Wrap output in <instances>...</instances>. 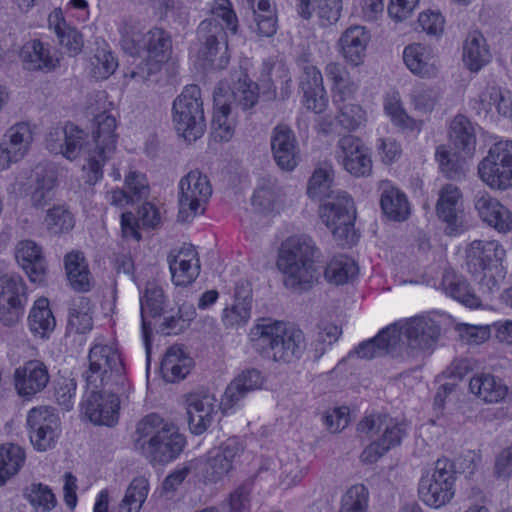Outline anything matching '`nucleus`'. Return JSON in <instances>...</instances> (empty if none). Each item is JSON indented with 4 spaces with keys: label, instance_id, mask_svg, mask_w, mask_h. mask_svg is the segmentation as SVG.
<instances>
[{
    "label": "nucleus",
    "instance_id": "nucleus-1",
    "mask_svg": "<svg viewBox=\"0 0 512 512\" xmlns=\"http://www.w3.org/2000/svg\"><path fill=\"white\" fill-rule=\"evenodd\" d=\"M333 186V168L318 167L308 181L307 195L314 201L323 202L319 207V216L334 238L350 244L354 239L356 219L354 203L346 192L335 191Z\"/></svg>",
    "mask_w": 512,
    "mask_h": 512
},
{
    "label": "nucleus",
    "instance_id": "nucleus-2",
    "mask_svg": "<svg viewBox=\"0 0 512 512\" xmlns=\"http://www.w3.org/2000/svg\"><path fill=\"white\" fill-rule=\"evenodd\" d=\"M238 19L229 0H218L211 16L197 28V59L204 68L223 69L229 62L227 33L237 32Z\"/></svg>",
    "mask_w": 512,
    "mask_h": 512
},
{
    "label": "nucleus",
    "instance_id": "nucleus-3",
    "mask_svg": "<svg viewBox=\"0 0 512 512\" xmlns=\"http://www.w3.org/2000/svg\"><path fill=\"white\" fill-rule=\"evenodd\" d=\"M249 341L253 350L264 359L283 363L299 359L306 346L301 330L271 319H262L255 324L250 330Z\"/></svg>",
    "mask_w": 512,
    "mask_h": 512
},
{
    "label": "nucleus",
    "instance_id": "nucleus-4",
    "mask_svg": "<svg viewBox=\"0 0 512 512\" xmlns=\"http://www.w3.org/2000/svg\"><path fill=\"white\" fill-rule=\"evenodd\" d=\"M317 254L314 242L307 237H290L282 243L277 266L287 289L301 293L313 286L320 275L315 264Z\"/></svg>",
    "mask_w": 512,
    "mask_h": 512
},
{
    "label": "nucleus",
    "instance_id": "nucleus-5",
    "mask_svg": "<svg viewBox=\"0 0 512 512\" xmlns=\"http://www.w3.org/2000/svg\"><path fill=\"white\" fill-rule=\"evenodd\" d=\"M137 433L140 435L138 443L142 455L153 466L165 465L175 460L186 445V439L178 432L177 427L154 413L145 416L138 423Z\"/></svg>",
    "mask_w": 512,
    "mask_h": 512
},
{
    "label": "nucleus",
    "instance_id": "nucleus-6",
    "mask_svg": "<svg viewBox=\"0 0 512 512\" xmlns=\"http://www.w3.org/2000/svg\"><path fill=\"white\" fill-rule=\"evenodd\" d=\"M395 335L398 356L413 357L431 351L440 335V325L429 315H417L389 325Z\"/></svg>",
    "mask_w": 512,
    "mask_h": 512
},
{
    "label": "nucleus",
    "instance_id": "nucleus-7",
    "mask_svg": "<svg viewBox=\"0 0 512 512\" xmlns=\"http://www.w3.org/2000/svg\"><path fill=\"white\" fill-rule=\"evenodd\" d=\"M93 121L91 139H86V133L83 137V144H91L90 151L84 152L87 164L83 166L89 185H95L103 177L102 167L114 153L118 138L115 117L103 112L95 115Z\"/></svg>",
    "mask_w": 512,
    "mask_h": 512
},
{
    "label": "nucleus",
    "instance_id": "nucleus-8",
    "mask_svg": "<svg viewBox=\"0 0 512 512\" xmlns=\"http://www.w3.org/2000/svg\"><path fill=\"white\" fill-rule=\"evenodd\" d=\"M88 362V369L83 373L87 388H125L124 364L117 349L96 344L89 351Z\"/></svg>",
    "mask_w": 512,
    "mask_h": 512
},
{
    "label": "nucleus",
    "instance_id": "nucleus-9",
    "mask_svg": "<svg viewBox=\"0 0 512 512\" xmlns=\"http://www.w3.org/2000/svg\"><path fill=\"white\" fill-rule=\"evenodd\" d=\"M172 122L177 134L188 142H194L204 134L206 122L199 86L187 85L175 98Z\"/></svg>",
    "mask_w": 512,
    "mask_h": 512
},
{
    "label": "nucleus",
    "instance_id": "nucleus-10",
    "mask_svg": "<svg viewBox=\"0 0 512 512\" xmlns=\"http://www.w3.org/2000/svg\"><path fill=\"white\" fill-rule=\"evenodd\" d=\"M358 431L370 437L378 435L361 453L365 463L378 461L390 449L400 445L405 435L403 425L386 414H371L358 424Z\"/></svg>",
    "mask_w": 512,
    "mask_h": 512
},
{
    "label": "nucleus",
    "instance_id": "nucleus-11",
    "mask_svg": "<svg viewBox=\"0 0 512 512\" xmlns=\"http://www.w3.org/2000/svg\"><path fill=\"white\" fill-rule=\"evenodd\" d=\"M178 222H190L205 211L212 195V186L207 175L195 169L183 176L179 182Z\"/></svg>",
    "mask_w": 512,
    "mask_h": 512
},
{
    "label": "nucleus",
    "instance_id": "nucleus-12",
    "mask_svg": "<svg viewBox=\"0 0 512 512\" xmlns=\"http://www.w3.org/2000/svg\"><path fill=\"white\" fill-rule=\"evenodd\" d=\"M475 147L472 123L463 115L456 116L450 125V179L466 177Z\"/></svg>",
    "mask_w": 512,
    "mask_h": 512
},
{
    "label": "nucleus",
    "instance_id": "nucleus-13",
    "mask_svg": "<svg viewBox=\"0 0 512 512\" xmlns=\"http://www.w3.org/2000/svg\"><path fill=\"white\" fill-rule=\"evenodd\" d=\"M478 174L491 188H512V141H499L479 163Z\"/></svg>",
    "mask_w": 512,
    "mask_h": 512
},
{
    "label": "nucleus",
    "instance_id": "nucleus-14",
    "mask_svg": "<svg viewBox=\"0 0 512 512\" xmlns=\"http://www.w3.org/2000/svg\"><path fill=\"white\" fill-rule=\"evenodd\" d=\"M28 302L27 286L16 273L0 276V322L6 327L17 325Z\"/></svg>",
    "mask_w": 512,
    "mask_h": 512
},
{
    "label": "nucleus",
    "instance_id": "nucleus-15",
    "mask_svg": "<svg viewBox=\"0 0 512 512\" xmlns=\"http://www.w3.org/2000/svg\"><path fill=\"white\" fill-rule=\"evenodd\" d=\"M30 442L38 451H47L55 446L59 436L60 419L55 409L49 406L32 408L27 415Z\"/></svg>",
    "mask_w": 512,
    "mask_h": 512
},
{
    "label": "nucleus",
    "instance_id": "nucleus-16",
    "mask_svg": "<svg viewBox=\"0 0 512 512\" xmlns=\"http://www.w3.org/2000/svg\"><path fill=\"white\" fill-rule=\"evenodd\" d=\"M81 406L85 416L96 425L113 426L118 421V394L124 389L90 388Z\"/></svg>",
    "mask_w": 512,
    "mask_h": 512
},
{
    "label": "nucleus",
    "instance_id": "nucleus-17",
    "mask_svg": "<svg viewBox=\"0 0 512 512\" xmlns=\"http://www.w3.org/2000/svg\"><path fill=\"white\" fill-rule=\"evenodd\" d=\"M336 158L355 177H367L372 172V159L363 141L354 135L342 136L336 145Z\"/></svg>",
    "mask_w": 512,
    "mask_h": 512
},
{
    "label": "nucleus",
    "instance_id": "nucleus-18",
    "mask_svg": "<svg viewBox=\"0 0 512 512\" xmlns=\"http://www.w3.org/2000/svg\"><path fill=\"white\" fill-rule=\"evenodd\" d=\"M58 184L57 169L50 163H39L27 179L26 193L34 208H43L53 201Z\"/></svg>",
    "mask_w": 512,
    "mask_h": 512
},
{
    "label": "nucleus",
    "instance_id": "nucleus-19",
    "mask_svg": "<svg viewBox=\"0 0 512 512\" xmlns=\"http://www.w3.org/2000/svg\"><path fill=\"white\" fill-rule=\"evenodd\" d=\"M85 132L72 123L64 128H52L46 136V147L54 154H62L69 160L79 156L84 158V152H89L91 144H83Z\"/></svg>",
    "mask_w": 512,
    "mask_h": 512
},
{
    "label": "nucleus",
    "instance_id": "nucleus-20",
    "mask_svg": "<svg viewBox=\"0 0 512 512\" xmlns=\"http://www.w3.org/2000/svg\"><path fill=\"white\" fill-rule=\"evenodd\" d=\"M506 250L496 240H474L465 249V264L473 275L502 265Z\"/></svg>",
    "mask_w": 512,
    "mask_h": 512
},
{
    "label": "nucleus",
    "instance_id": "nucleus-21",
    "mask_svg": "<svg viewBox=\"0 0 512 512\" xmlns=\"http://www.w3.org/2000/svg\"><path fill=\"white\" fill-rule=\"evenodd\" d=\"M185 405L188 426L195 435L203 434L210 427L220 408L214 395L203 392L187 395Z\"/></svg>",
    "mask_w": 512,
    "mask_h": 512
},
{
    "label": "nucleus",
    "instance_id": "nucleus-22",
    "mask_svg": "<svg viewBox=\"0 0 512 512\" xmlns=\"http://www.w3.org/2000/svg\"><path fill=\"white\" fill-rule=\"evenodd\" d=\"M13 377L18 395L27 400L41 393L50 381L47 365L37 359L26 361L16 368Z\"/></svg>",
    "mask_w": 512,
    "mask_h": 512
},
{
    "label": "nucleus",
    "instance_id": "nucleus-23",
    "mask_svg": "<svg viewBox=\"0 0 512 512\" xmlns=\"http://www.w3.org/2000/svg\"><path fill=\"white\" fill-rule=\"evenodd\" d=\"M271 150L278 167L293 171L299 163L300 151L294 132L285 124L277 125L271 134Z\"/></svg>",
    "mask_w": 512,
    "mask_h": 512
},
{
    "label": "nucleus",
    "instance_id": "nucleus-24",
    "mask_svg": "<svg viewBox=\"0 0 512 512\" xmlns=\"http://www.w3.org/2000/svg\"><path fill=\"white\" fill-rule=\"evenodd\" d=\"M448 459L439 458L431 477L423 476L418 493L421 500L430 507L438 509L448 501Z\"/></svg>",
    "mask_w": 512,
    "mask_h": 512
},
{
    "label": "nucleus",
    "instance_id": "nucleus-25",
    "mask_svg": "<svg viewBox=\"0 0 512 512\" xmlns=\"http://www.w3.org/2000/svg\"><path fill=\"white\" fill-rule=\"evenodd\" d=\"M243 452V447L237 439H228L220 447L208 453L204 471L207 481L216 483L226 476L233 467L234 460Z\"/></svg>",
    "mask_w": 512,
    "mask_h": 512
},
{
    "label": "nucleus",
    "instance_id": "nucleus-26",
    "mask_svg": "<svg viewBox=\"0 0 512 512\" xmlns=\"http://www.w3.org/2000/svg\"><path fill=\"white\" fill-rule=\"evenodd\" d=\"M5 136L8 141L0 144V170L22 159L33 141L31 127L24 122L12 126Z\"/></svg>",
    "mask_w": 512,
    "mask_h": 512
},
{
    "label": "nucleus",
    "instance_id": "nucleus-27",
    "mask_svg": "<svg viewBox=\"0 0 512 512\" xmlns=\"http://www.w3.org/2000/svg\"><path fill=\"white\" fill-rule=\"evenodd\" d=\"M168 264L172 280L177 286L191 284L200 272L198 253L192 245L184 246L177 252L171 251Z\"/></svg>",
    "mask_w": 512,
    "mask_h": 512
},
{
    "label": "nucleus",
    "instance_id": "nucleus-28",
    "mask_svg": "<svg viewBox=\"0 0 512 512\" xmlns=\"http://www.w3.org/2000/svg\"><path fill=\"white\" fill-rule=\"evenodd\" d=\"M19 57L27 71L49 73L59 66V58L48 44L39 39L25 43Z\"/></svg>",
    "mask_w": 512,
    "mask_h": 512
},
{
    "label": "nucleus",
    "instance_id": "nucleus-29",
    "mask_svg": "<svg viewBox=\"0 0 512 512\" xmlns=\"http://www.w3.org/2000/svg\"><path fill=\"white\" fill-rule=\"evenodd\" d=\"M403 61L414 75L421 78H434L440 69L439 59L432 50L421 44L413 43L403 50Z\"/></svg>",
    "mask_w": 512,
    "mask_h": 512
},
{
    "label": "nucleus",
    "instance_id": "nucleus-30",
    "mask_svg": "<svg viewBox=\"0 0 512 512\" xmlns=\"http://www.w3.org/2000/svg\"><path fill=\"white\" fill-rule=\"evenodd\" d=\"M16 260L31 282L43 283L46 275V261L42 249L31 240H23L16 248Z\"/></svg>",
    "mask_w": 512,
    "mask_h": 512
},
{
    "label": "nucleus",
    "instance_id": "nucleus-31",
    "mask_svg": "<svg viewBox=\"0 0 512 512\" xmlns=\"http://www.w3.org/2000/svg\"><path fill=\"white\" fill-rule=\"evenodd\" d=\"M480 218L498 232L512 230V213L496 198L488 194L481 195L475 202Z\"/></svg>",
    "mask_w": 512,
    "mask_h": 512
},
{
    "label": "nucleus",
    "instance_id": "nucleus-32",
    "mask_svg": "<svg viewBox=\"0 0 512 512\" xmlns=\"http://www.w3.org/2000/svg\"><path fill=\"white\" fill-rule=\"evenodd\" d=\"M491 59L492 54L484 35L478 30L470 31L463 42L462 60L465 67L477 73L488 65Z\"/></svg>",
    "mask_w": 512,
    "mask_h": 512
},
{
    "label": "nucleus",
    "instance_id": "nucleus-33",
    "mask_svg": "<svg viewBox=\"0 0 512 512\" xmlns=\"http://www.w3.org/2000/svg\"><path fill=\"white\" fill-rule=\"evenodd\" d=\"M370 36L363 26L347 28L338 41L340 53L347 63L359 66L365 57Z\"/></svg>",
    "mask_w": 512,
    "mask_h": 512
},
{
    "label": "nucleus",
    "instance_id": "nucleus-34",
    "mask_svg": "<svg viewBox=\"0 0 512 512\" xmlns=\"http://www.w3.org/2000/svg\"><path fill=\"white\" fill-rule=\"evenodd\" d=\"M29 331L34 337L49 339L56 327V319L50 308V302L45 297L34 301L27 317Z\"/></svg>",
    "mask_w": 512,
    "mask_h": 512
},
{
    "label": "nucleus",
    "instance_id": "nucleus-35",
    "mask_svg": "<svg viewBox=\"0 0 512 512\" xmlns=\"http://www.w3.org/2000/svg\"><path fill=\"white\" fill-rule=\"evenodd\" d=\"M264 379L259 370L250 368L242 371L227 386L223 402L225 405H237L249 393L260 389Z\"/></svg>",
    "mask_w": 512,
    "mask_h": 512
},
{
    "label": "nucleus",
    "instance_id": "nucleus-36",
    "mask_svg": "<svg viewBox=\"0 0 512 512\" xmlns=\"http://www.w3.org/2000/svg\"><path fill=\"white\" fill-rule=\"evenodd\" d=\"M64 267L70 287L77 292H87L92 287V277L83 252L71 251L64 257Z\"/></svg>",
    "mask_w": 512,
    "mask_h": 512
},
{
    "label": "nucleus",
    "instance_id": "nucleus-37",
    "mask_svg": "<svg viewBox=\"0 0 512 512\" xmlns=\"http://www.w3.org/2000/svg\"><path fill=\"white\" fill-rule=\"evenodd\" d=\"M470 391L486 403L502 401L508 392L502 380L492 374L481 373L475 375L469 382Z\"/></svg>",
    "mask_w": 512,
    "mask_h": 512
},
{
    "label": "nucleus",
    "instance_id": "nucleus-38",
    "mask_svg": "<svg viewBox=\"0 0 512 512\" xmlns=\"http://www.w3.org/2000/svg\"><path fill=\"white\" fill-rule=\"evenodd\" d=\"M391 328L387 326L382 329L374 338L361 342L354 353L359 358L370 360L375 357L391 355L398 357L395 346V335H391Z\"/></svg>",
    "mask_w": 512,
    "mask_h": 512
},
{
    "label": "nucleus",
    "instance_id": "nucleus-39",
    "mask_svg": "<svg viewBox=\"0 0 512 512\" xmlns=\"http://www.w3.org/2000/svg\"><path fill=\"white\" fill-rule=\"evenodd\" d=\"M253 10L251 29L259 36L271 37L277 30L276 8L273 0H247Z\"/></svg>",
    "mask_w": 512,
    "mask_h": 512
},
{
    "label": "nucleus",
    "instance_id": "nucleus-40",
    "mask_svg": "<svg viewBox=\"0 0 512 512\" xmlns=\"http://www.w3.org/2000/svg\"><path fill=\"white\" fill-rule=\"evenodd\" d=\"M280 196L281 189L276 180L262 178L252 195L251 204L257 212L269 214L278 210Z\"/></svg>",
    "mask_w": 512,
    "mask_h": 512
},
{
    "label": "nucleus",
    "instance_id": "nucleus-41",
    "mask_svg": "<svg viewBox=\"0 0 512 512\" xmlns=\"http://www.w3.org/2000/svg\"><path fill=\"white\" fill-rule=\"evenodd\" d=\"M191 367L192 359L184 355L181 348L177 346L170 347L161 361V372L169 382L184 379Z\"/></svg>",
    "mask_w": 512,
    "mask_h": 512
},
{
    "label": "nucleus",
    "instance_id": "nucleus-42",
    "mask_svg": "<svg viewBox=\"0 0 512 512\" xmlns=\"http://www.w3.org/2000/svg\"><path fill=\"white\" fill-rule=\"evenodd\" d=\"M380 205L383 213L393 221H405L410 215L406 195L395 187L387 186L383 189Z\"/></svg>",
    "mask_w": 512,
    "mask_h": 512
},
{
    "label": "nucleus",
    "instance_id": "nucleus-43",
    "mask_svg": "<svg viewBox=\"0 0 512 512\" xmlns=\"http://www.w3.org/2000/svg\"><path fill=\"white\" fill-rule=\"evenodd\" d=\"M224 95L228 103H232L234 109L240 108L243 111H247L258 102V85L249 80L247 75H243V78L240 77L234 83L231 91H227Z\"/></svg>",
    "mask_w": 512,
    "mask_h": 512
},
{
    "label": "nucleus",
    "instance_id": "nucleus-44",
    "mask_svg": "<svg viewBox=\"0 0 512 512\" xmlns=\"http://www.w3.org/2000/svg\"><path fill=\"white\" fill-rule=\"evenodd\" d=\"M472 226V218L465 205L462 192L450 185V236L466 232Z\"/></svg>",
    "mask_w": 512,
    "mask_h": 512
},
{
    "label": "nucleus",
    "instance_id": "nucleus-45",
    "mask_svg": "<svg viewBox=\"0 0 512 512\" xmlns=\"http://www.w3.org/2000/svg\"><path fill=\"white\" fill-rule=\"evenodd\" d=\"M325 74L333 82L336 89L335 103L353 98L357 86L349 80V72L343 64L337 62L328 63L325 67Z\"/></svg>",
    "mask_w": 512,
    "mask_h": 512
},
{
    "label": "nucleus",
    "instance_id": "nucleus-46",
    "mask_svg": "<svg viewBox=\"0 0 512 512\" xmlns=\"http://www.w3.org/2000/svg\"><path fill=\"white\" fill-rule=\"evenodd\" d=\"M144 45L147 58L160 63L166 62L172 51L171 38L167 32L160 28H154L145 33Z\"/></svg>",
    "mask_w": 512,
    "mask_h": 512
},
{
    "label": "nucleus",
    "instance_id": "nucleus-47",
    "mask_svg": "<svg viewBox=\"0 0 512 512\" xmlns=\"http://www.w3.org/2000/svg\"><path fill=\"white\" fill-rule=\"evenodd\" d=\"M90 300L79 297L74 300L69 308L67 331L75 334H85L93 327V319L90 311Z\"/></svg>",
    "mask_w": 512,
    "mask_h": 512
},
{
    "label": "nucleus",
    "instance_id": "nucleus-48",
    "mask_svg": "<svg viewBox=\"0 0 512 512\" xmlns=\"http://www.w3.org/2000/svg\"><path fill=\"white\" fill-rule=\"evenodd\" d=\"M164 304L165 296L163 289L155 284L149 283L145 288L144 295L140 298L142 332L146 342L150 334V328L148 327L144 314L148 311L152 317L160 316L163 312Z\"/></svg>",
    "mask_w": 512,
    "mask_h": 512
},
{
    "label": "nucleus",
    "instance_id": "nucleus-49",
    "mask_svg": "<svg viewBox=\"0 0 512 512\" xmlns=\"http://www.w3.org/2000/svg\"><path fill=\"white\" fill-rule=\"evenodd\" d=\"M25 461L23 448L15 444L0 446V485L18 473Z\"/></svg>",
    "mask_w": 512,
    "mask_h": 512
},
{
    "label": "nucleus",
    "instance_id": "nucleus-50",
    "mask_svg": "<svg viewBox=\"0 0 512 512\" xmlns=\"http://www.w3.org/2000/svg\"><path fill=\"white\" fill-rule=\"evenodd\" d=\"M358 273L357 264L347 256L332 259L326 266L324 276L330 283L343 285L353 279Z\"/></svg>",
    "mask_w": 512,
    "mask_h": 512
},
{
    "label": "nucleus",
    "instance_id": "nucleus-51",
    "mask_svg": "<svg viewBox=\"0 0 512 512\" xmlns=\"http://www.w3.org/2000/svg\"><path fill=\"white\" fill-rule=\"evenodd\" d=\"M44 223L52 235L69 233L75 226V219L65 205H54L46 212Z\"/></svg>",
    "mask_w": 512,
    "mask_h": 512
},
{
    "label": "nucleus",
    "instance_id": "nucleus-52",
    "mask_svg": "<svg viewBox=\"0 0 512 512\" xmlns=\"http://www.w3.org/2000/svg\"><path fill=\"white\" fill-rule=\"evenodd\" d=\"M148 490L147 479L144 477L134 478L126 490L118 512H139L147 498Z\"/></svg>",
    "mask_w": 512,
    "mask_h": 512
},
{
    "label": "nucleus",
    "instance_id": "nucleus-53",
    "mask_svg": "<svg viewBox=\"0 0 512 512\" xmlns=\"http://www.w3.org/2000/svg\"><path fill=\"white\" fill-rule=\"evenodd\" d=\"M342 334V329L329 321H321L317 324V336L312 344V352L315 360H319Z\"/></svg>",
    "mask_w": 512,
    "mask_h": 512
},
{
    "label": "nucleus",
    "instance_id": "nucleus-54",
    "mask_svg": "<svg viewBox=\"0 0 512 512\" xmlns=\"http://www.w3.org/2000/svg\"><path fill=\"white\" fill-rule=\"evenodd\" d=\"M312 9L318 17L319 25L330 27L340 19L342 0H314Z\"/></svg>",
    "mask_w": 512,
    "mask_h": 512
},
{
    "label": "nucleus",
    "instance_id": "nucleus-55",
    "mask_svg": "<svg viewBox=\"0 0 512 512\" xmlns=\"http://www.w3.org/2000/svg\"><path fill=\"white\" fill-rule=\"evenodd\" d=\"M347 101L336 103L339 109L337 122L346 130H356L364 121L365 112L358 104Z\"/></svg>",
    "mask_w": 512,
    "mask_h": 512
},
{
    "label": "nucleus",
    "instance_id": "nucleus-56",
    "mask_svg": "<svg viewBox=\"0 0 512 512\" xmlns=\"http://www.w3.org/2000/svg\"><path fill=\"white\" fill-rule=\"evenodd\" d=\"M367 505V488L362 484L354 485L343 495L340 512H366Z\"/></svg>",
    "mask_w": 512,
    "mask_h": 512
},
{
    "label": "nucleus",
    "instance_id": "nucleus-57",
    "mask_svg": "<svg viewBox=\"0 0 512 512\" xmlns=\"http://www.w3.org/2000/svg\"><path fill=\"white\" fill-rule=\"evenodd\" d=\"M26 496L33 507L43 512L52 510L57 503L52 490L41 483H33L27 488Z\"/></svg>",
    "mask_w": 512,
    "mask_h": 512
},
{
    "label": "nucleus",
    "instance_id": "nucleus-58",
    "mask_svg": "<svg viewBox=\"0 0 512 512\" xmlns=\"http://www.w3.org/2000/svg\"><path fill=\"white\" fill-rule=\"evenodd\" d=\"M440 92L434 87L416 86L411 92L414 108L422 113H430L440 99Z\"/></svg>",
    "mask_w": 512,
    "mask_h": 512
},
{
    "label": "nucleus",
    "instance_id": "nucleus-59",
    "mask_svg": "<svg viewBox=\"0 0 512 512\" xmlns=\"http://www.w3.org/2000/svg\"><path fill=\"white\" fill-rule=\"evenodd\" d=\"M450 296L467 308L477 309L482 307L481 299L465 280L450 283Z\"/></svg>",
    "mask_w": 512,
    "mask_h": 512
},
{
    "label": "nucleus",
    "instance_id": "nucleus-60",
    "mask_svg": "<svg viewBox=\"0 0 512 512\" xmlns=\"http://www.w3.org/2000/svg\"><path fill=\"white\" fill-rule=\"evenodd\" d=\"M251 316V306L240 302L233 303L231 307L223 310L222 321L226 328H237L245 325Z\"/></svg>",
    "mask_w": 512,
    "mask_h": 512
},
{
    "label": "nucleus",
    "instance_id": "nucleus-61",
    "mask_svg": "<svg viewBox=\"0 0 512 512\" xmlns=\"http://www.w3.org/2000/svg\"><path fill=\"white\" fill-rule=\"evenodd\" d=\"M297 64L302 70V75L300 77V88L302 91L323 86V77L321 72L316 66L309 62L306 56L299 57Z\"/></svg>",
    "mask_w": 512,
    "mask_h": 512
},
{
    "label": "nucleus",
    "instance_id": "nucleus-62",
    "mask_svg": "<svg viewBox=\"0 0 512 512\" xmlns=\"http://www.w3.org/2000/svg\"><path fill=\"white\" fill-rule=\"evenodd\" d=\"M459 339L464 344L478 345L490 337V332L487 326H475L466 323H458L455 327Z\"/></svg>",
    "mask_w": 512,
    "mask_h": 512
},
{
    "label": "nucleus",
    "instance_id": "nucleus-63",
    "mask_svg": "<svg viewBox=\"0 0 512 512\" xmlns=\"http://www.w3.org/2000/svg\"><path fill=\"white\" fill-rule=\"evenodd\" d=\"M184 306L179 308L178 316H171L164 319L160 325V332L165 335H178L188 326L189 321L194 317L195 310L189 307V312L184 313Z\"/></svg>",
    "mask_w": 512,
    "mask_h": 512
},
{
    "label": "nucleus",
    "instance_id": "nucleus-64",
    "mask_svg": "<svg viewBox=\"0 0 512 512\" xmlns=\"http://www.w3.org/2000/svg\"><path fill=\"white\" fill-rule=\"evenodd\" d=\"M199 466V461L194 459L183 463L181 467L168 474L163 483L162 489L165 492H175L177 488L183 483L186 477L193 471H196Z\"/></svg>",
    "mask_w": 512,
    "mask_h": 512
}]
</instances>
